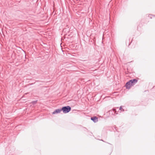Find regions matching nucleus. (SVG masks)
<instances>
[{"label": "nucleus", "instance_id": "obj_4", "mask_svg": "<svg viewBox=\"0 0 155 155\" xmlns=\"http://www.w3.org/2000/svg\"><path fill=\"white\" fill-rule=\"evenodd\" d=\"M91 120H92L94 123L97 122L98 121V118L96 117H91Z\"/></svg>", "mask_w": 155, "mask_h": 155}, {"label": "nucleus", "instance_id": "obj_6", "mask_svg": "<svg viewBox=\"0 0 155 155\" xmlns=\"http://www.w3.org/2000/svg\"><path fill=\"white\" fill-rule=\"evenodd\" d=\"M37 101H32L31 102V103L33 104H36L37 103Z\"/></svg>", "mask_w": 155, "mask_h": 155}, {"label": "nucleus", "instance_id": "obj_3", "mask_svg": "<svg viewBox=\"0 0 155 155\" xmlns=\"http://www.w3.org/2000/svg\"><path fill=\"white\" fill-rule=\"evenodd\" d=\"M130 83H131L132 85H134V84L137 83V80L136 79H132L129 81Z\"/></svg>", "mask_w": 155, "mask_h": 155}, {"label": "nucleus", "instance_id": "obj_7", "mask_svg": "<svg viewBox=\"0 0 155 155\" xmlns=\"http://www.w3.org/2000/svg\"><path fill=\"white\" fill-rule=\"evenodd\" d=\"M119 110H121V111H124V110L123 109L121 106L119 108Z\"/></svg>", "mask_w": 155, "mask_h": 155}, {"label": "nucleus", "instance_id": "obj_1", "mask_svg": "<svg viewBox=\"0 0 155 155\" xmlns=\"http://www.w3.org/2000/svg\"><path fill=\"white\" fill-rule=\"evenodd\" d=\"M71 108L69 106H66L63 107L61 108L62 110L63 111L64 113L66 114L69 112L71 110Z\"/></svg>", "mask_w": 155, "mask_h": 155}, {"label": "nucleus", "instance_id": "obj_8", "mask_svg": "<svg viewBox=\"0 0 155 155\" xmlns=\"http://www.w3.org/2000/svg\"><path fill=\"white\" fill-rule=\"evenodd\" d=\"M113 111H115V113H116V109H113Z\"/></svg>", "mask_w": 155, "mask_h": 155}, {"label": "nucleus", "instance_id": "obj_5", "mask_svg": "<svg viewBox=\"0 0 155 155\" xmlns=\"http://www.w3.org/2000/svg\"><path fill=\"white\" fill-rule=\"evenodd\" d=\"M62 111L61 109H58L56 110L55 111H54L53 113L52 114H55L56 113H60L61 111Z\"/></svg>", "mask_w": 155, "mask_h": 155}, {"label": "nucleus", "instance_id": "obj_2", "mask_svg": "<svg viewBox=\"0 0 155 155\" xmlns=\"http://www.w3.org/2000/svg\"><path fill=\"white\" fill-rule=\"evenodd\" d=\"M132 86V85L131 83H130L129 81L126 83L125 85L126 88L127 89H129Z\"/></svg>", "mask_w": 155, "mask_h": 155}]
</instances>
